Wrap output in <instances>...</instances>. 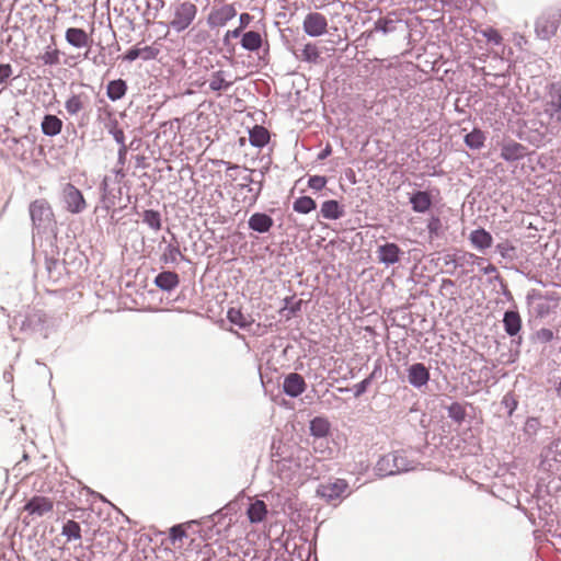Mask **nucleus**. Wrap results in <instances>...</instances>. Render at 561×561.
I'll return each mask as SVG.
<instances>
[{
	"label": "nucleus",
	"mask_w": 561,
	"mask_h": 561,
	"mask_svg": "<svg viewBox=\"0 0 561 561\" xmlns=\"http://www.w3.org/2000/svg\"><path fill=\"white\" fill-rule=\"evenodd\" d=\"M141 56L140 48L134 47L129 49L123 57L124 60L134 61Z\"/></svg>",
	"instance_id": "48"
},
{
	"label": "nucleus",
	"mask_w": 561,
	"mask_h": 561,
	"mask_svg": "<svg viewBox=\"0 0 561 561\" xmlns=\"http://www.w3.org/2000/svg\"><path fill=\"white\" fill-rule=\"evenodd\" d=\"M154 284L162 290L170 291L180 284L179 275L175 272L165 271L159 273L154 278Z\"/></svg>",
	"instance_id": "19"
},
{
	"label": "nucleus",
	"mask_w": 561,
	"mask_h": 561,
	"mask_svg": "<svg viewBox=\"0 0 561 561\" xmlns=\"http://www.w3.org/2000/svg\"><path fill=\"white\" fill-rule=\"evenodd\" d=\"M409 382L414 387H422L430 380V371L422 363L413 364L408 369Z\"/></svg>",
	"instance_id": "12"
},
{
	"label": "nucleus",
	"mask_w": 561,
	"mask_h": 561,
	"mask_svg": "<svg viewBox=\"0 0 561 561\" xmlns=\"http://www.w3.org/2000/svg\"><path fill=\"white\" fill-rule=\"evenodd\" d=\"M105 128L114 137L116 142L122 146L123 150H125V134L124 130L119 127L118 121H111L110 123H105Z\"/></svg>",
	"instance_id": "33"
},
{
	"label": "nucleus",
	"mask_w": 561,
	"mask_h": 561,
	"mask_svg": "<svg viewBox=\"0 0 561 561\" xmlns=\"http://www.w3.org/2000/svg\"><path fill=\"white\" fill-rule=\"evenodd\" d=\"M526 147L522 144L510 140L502 144L501 157L506 161H516L526 156Z\"/></svg>",
	"instance_id": "13"
},
{
	"label": "nucleus",
	"mask_w": 561,
	"mask_h": 561,
	"mask_svg": "<svg viewBox=\"0 0 561 561\" xmlns=\"http://www.w3.org/2000/svg\"><path fill=\"white\" fill-rule=\"evenodd\" d=\"M505 332L513 336L516 335L522 328V319L516 311H506L503 319Z\"/></svg>",
	"instance_id": "24"
},
{
	"label": "nucleus",
	"mask_w": 561,
	"mask_h": 561,
	"mask_svg": "<svg viewBox=\"0 0 561 561\" xmlns=\"http://www.w3.org/2000/svg\"><path fill=\"white\" fill-rule=\"evenodd\" d=\"M444 283H447V284H449V285H453V282H451L450 279H448V280H444Z\"/></svg>",
	"instance_id": "58"
},
{
	"label": "nucleus",
	"mask_w": 561,
	"mask_h": 561,
	"mask_svg": "<svg viewBox=\"0 0 561 561\" xmlns=\"http://www.w3.org/2000/svg\"><path fill=\"white\" fill-rule=\"evenodd\" d=\"M89 103V96L85 93H78L70 95L66 102L65 107L69 115L75 116L84 111Z\"/></svg>",
	"instance_id": "15"
},
{
	"label": "nucleus",
	"mask_w": 561,
	"mask_h": 561,
	"mask_svg": "<svg viewBox=\"0 0 561 561\" xmlns=\"http://www.w3.org/2000/svg\"><path fill=\"white\" fill-rule=\"evenodd\" d=\"M284 392L290 397H298L306 390L305 379L297 373L286 376L283 385Z\"/></svg>",
	"instance_id": "11"
},
{
	"label": "nucleus",
	"mask_w": 561,
	"mask_h": 561,
	"mask_svg": "<svg viewBox=\"0 0 561 561\" xmlns=\"http://www.w3.org/2000/svg\"><path fill=\"white\" fill-rule=\"evenodd\" d=\"M241 45L247 50H257L262 46V36L257 32L249 31L243 34Z\"/></svg>",
	"instance_id": "27"
},
{
	"label": "nucleus",
	"mask_w": 561,
	"mask_h": 561,
	"mask_svg": "<svg viewBox=\"0 0 561 561\" xmlns=\"http://www.w3.org/2000/svg\"><path fill=\"white\" fill-rule=\"evenodd\" d=\"M227 318L231 323L242 329L250 327L252 323L249 317L244 316L242 311L237 308H230L227 312Z\"/></svg>",
	"instance_id": "30"
},
{
	"label": "nucleus",
	"mask_w": 561,
	"mask_h": 561,
	"mask_svg": "<svg viewBox=\"0 0 561 561\" xmlns=\"http://www.w3.org/2000/svg\"><path fill=\"white\" fill-rule=\"evenodd\" d=\"M141 50V58L145 60H150L157 58L160 50L153 46H145L144 48H140Z\"/></svg>",
	"instance_id": "46"
},
{
	"label": "nucleus",
	"mask_w": 561,
	"mask_h": 561,
	"mask_svg": "<svg viewBox=\"0 0 561 561\" xmlns=\"http://www.w3.org/2000/svg\"><path fill=\"white\" fill-rule=\"evenodd\" d=\"M427 230L431 237H438L442 230V221L438 217H432L427 222Z\"/></svg>",
	"instance_id": "44"
},
{
	"label": "nucleus",
	"mask_w": 561,
	"mask_h": 561,
	"mask_svg": "<svg viewBox=\"0 0 561 561\" xmlns=\"http://www.w3.org/2000/svg\"><path fill=\"white\" fill-rule=\"evenodd\" d=\"M39 60L43 61L44 65L54 66L60 62V51L57 48H51L48 46L44 54L38 57Z\"/></svg>",
	"instance_id": "35"
},
{
	"label": "nucleus",
	"mask_w": 561,
	"mask_h": 561,
	"mask_svg": "<svg viewBox=\"0 0 561 561\" xmlns=\"http://www.w3.org/2000/svg\"><path fill=\"white\" fill-rule=\"evenodd\" d=\"M328 180L325 176L312 175L309 178L308 185L310 188L321 191L325 187Z\"/></svg>",
	"instance_id": "42"
},
{
	"label": "nucleus",
	"mask_w": 561,
	"mask_h": 561,
	"mask_svg": "<svg viewBox=\"0 0 561 561\" xmlns=\"http://www.w3.org/2000/svg\"><path fill=\"white\" fill-rule=\"evenodd\" d=\"M142 220L154 231H158L161 229V216H160V213L157 210H153V209L145 210Z\"/></svg>",
	"instance_id": "34"
},
{
	"label": "nucleus",
	"mask_w": 561,
	"mask_h": 561,
	"mask_svg": "<svg viewBox=\"0 0 561 561\" xmlns=\"http://www.w3.org/2000/svg\"><path fill=\"white\" fill-rule=\"evenodd\" d=\"M250 144L254 147L262 148L270 141V131L261 125H255L249 131Z\"/></svg>",
	"instance_id": "21"
},
{
	"label": "nucleus",
	"mask_w": 561,
	"mask_h": 561,
	"mask_svg": "<svg viewBox=\"0 0 561 561\" xmlns=\"http://www.w3.org/2000/svg\"><path fill=\"white\" fill-rule=\"evenodd\" d=\"M249 228L253 231L265 233L273 227L274 220L264 213H255L249 218Z\"/></svg>",
	"instance_id": "16"
},
{
	"label": "nucleus",
	"mask_w": 561,
	"mask_h": 561,
	"mask_svg": "<svg viewBox=\"0 0 561 561\" xmlns=\"http://www.w3.org/2000/svg\"><path fill=\"white\" fill-rule=\"evenodd\" d=\"M61 534L67 538L68 541L81 539V527L76 520L69 519L64 526Z\"/></svg>",
	"instance_id": "29"
},
{
	"label": "nucleus",
	"mask_w": 561,
	"mask_h": 561,
	"mask_svg": "<svg viewBox=\"0 0 561 561\" xmlns=\"http://www.w3.org/2000/svg\"><path fill=\"white\" fill-rule=\"evenodd\" d=\"M556 391H557V394L559 397H561V379H560V382L558 383L557 388H556Z\"/></svg>",
	"instance_id": "56"
},
{
	"label": "nucleus",
	"mask_w": 561,
	"mask_h": 561,
	"mask_svg": "<svg viewBox=\"0 0 561 561\" xmlns=\"http://www.w3.org/2000/svg\"><path fill=\"white\" fill-rule=\"evenodd\" d=\"M560 23V11L545 13L536 22V33L540 38L549 39L556 35Z\"/></svg>",
	"instance_id": "4"
},
{
	"label": "nucleus",
	"mask_w": 561,
	"mask_h": 561,
	"mask_svg": "<svg viewBox=\"0 0 561 561\" xmlns=\"http://www.w3.org/2000/svg\"><path fill=\"white\" fill-rule=\"evenodd\" d=\"M231 84L232 82L226 79V73L222 70L213 72L209 79V89L215 92L225 91Z\"/></svg>",
	"instance_id": "26"
},
{
	"label": "nucleus",
	"mask_w": 561,
	"mask_h": 561,
	"mask_svg": "<svg viewBox=\"0 0 561 561\" xmlns=\"http://www.w3.org/2000/svg\"><path fill=\"white\" fill-rule=\"evenodd\" d=\"M243 28H241L240 26L237 27L236 30H232V31H228L227 32V37L231 36L233 38H237L240 36L241 32H242Z\"/></svg>",
	"instance_id": "54"
},
{
	"label": "nucleus",
	"mask_w": 561,
	"mask_h": 561,
	"mask_svg": "<svg viewBox=\"0 0 561 561\" xmlns=\"http://www.w3.org/2000/svg\"><path fill=\"white\" fill-rule=\"evenodd\" d=\"M374 31H380L383 34L393 32L394 31V22L391 19L381 18L375 23Z\"/></svg>",
	"instance_id": "37"
},
{
	"label": "nucleus",
	"mask_w": 561,
	"mask_h": 561,
	"mask_svg": "<svg viewBox=\"0 0 561 561\" xmlns=\"http://www.w3.org/2000/svg\"><path fill=\"white\" fill-rule=\"evenodd\" d=\"M482 35L488 39V42L493 43L495 45L502 44L503 37L499 33L497 30L493 27H488L482 31Z\"/></svg>",
	"instance_id": "40"
},
{
	"label": "nucleus",
	"mask_w": 561,
	"mask_h": 561,
	"mask_svg": "<svg viewBox=\"0 0 561 561\" xmlns=\"http://www.w3.org/2000/svg\"><path fill=\"white\" fill-rule=\"evenodd\" d=\"M126 82L122 79L110 81L106 88V94L112 101L122 99L126 94Z\"/></svg>",
	"instance_id": "25"
},
{
	"label": "nucleus",
	"mask_w": 561,
	"mask_h": 561,
	"mask_svg": "<svg viewBox=\"0 0 561 561\" xmlns=\"http://www.w3.org/2000/svg\"><path fill=\"white\" fill-rule=\"evenodd\" d=\"M331 151H332L331 146H330V145H328V146H327V147H325V148H324V149L319 153V157H318V158H319L320 160H323V159H325L327 157H329V156L331 154Z\"/></svg>",
	"instance_id": "53"
},
{
	"label": "nucleus",
	"mask_w": 561,
	"mask_h": 561,
	"mask_svg": "<svg viewBox=\"0 0 561 561\" xmlns=\"http://www.w3.org/2000/svg\"><path fill=\"white\" fill-rule=\"evenodd\" d=\"M412 209L416 213H425L432 206V197L428 192L417 191L410 196Z\"/></svg>",
	"instance_id": "18"
},
{
	"label": "nucleus",
	"mask_w": 561,
	"mask_h": 561,
	"mask_svg": "<svg viewBox=\"0 0 561 561\" xmlns=\"http://www.w3.org/2000/svg\"><path fill=\"white\" fill-rule=\"evenodd\" d=\"M262 186H263L262 182H259L257 183V188H256V191L253 193V195L251 197V204H254L257 201V198H259V196L261 194V191H262Z\"/></svg>",
	"instance_id": "52"
},
{
	"label": "nucleus",
	"mask_w": 561,
	"mask_h": 561,
	"mask_svg": "<svg viewBox=\"0 0 561 561\" xmlns=\"http://www.w3.org/2000/svg\"><path fill=\"white\" fill-rule=\"evenodd\" d=\"M197 13V8L192 2L180 3L174 11V18L170 25L178 32L187 28L194 21Z\"/></svg>",
	"instance_id": "3"
},
{
	"label": "nucleus",
	"mask_w": 561,
	"mask_h": 561,
	"mask_svg": "<svg viewBox=\"0 0 561 561\" xmlns=\"http://www.w3.org/2000/svg\"><path fill=\"white\" fill-rule=\"evenodd\" d=\"M448 414L451 419L460 422L465 419L466 412L460 403L455 402L448 408Z\"/></svg>",
	"instance_id": "41"
},
{
	"label": "nucleus",
	"mask_w": 561,
	"mask_h": 561,
	"mask_svg": "<svg viewBox=\"0 0 561 561\" xmlns=\"http://www.w3.org/2000/svg\"><path fill=\"white\" fill-rule=\"evenodd\" d=\"M60 199L64 205V208L72 215L81 214L88 207V203L82 192L79 188H77L72 183H66L62 186Z\"/></svg>",
	"instance_id": "2"
},
{
	"label": "nucleus",
	"mask_w": 561,
	"mask_h": 561,
	"mask_svg": "<svg viewBox=\"0 0 561 561\" xmlns=\"http://www.w3.org/2000/svg\"><path fill=\"white\" fill-rule=\"evenodd\" d=\"M320 211L323 218L330 220H336L341 218L344 214L343 208L341 207L339 202L334 199L323 202Z\"/></svg>",
	"instance_id": "23"
},
{
	"label": "nucleus",
	"mask_w": 561,
	"mask_h": 561,
	"mask_svg": "<svg viewBox=\"0 0 561 561\" xmlns=\"http://www.w3.org/2000/svg\"><path fill=\"white\" fill-rule=\"evenodd\" d=\"M247 515L251 523H261L265 519L267 515V506L264 503V501L256 500L255 502L250 504L247 511Z\"/></svg>",
	"instance_id": "22"
},
{
	"label": "nucleus",
	"mask_w": 561,
	"mask_h": 561,
	"mask_svg": "<svg viewBox=\"0 0 561 561\" xmlns=\"http://www.w3.org/2000/svg\"><path fill=\"white\" fill-rule=\"evenodd\" d=\"M545 112L550 118L561 121V82H552L548 87V101L545 104Z\"/></svg>",
	"instance_id": "6"
},
{
	"label": "nucleus",
	"mask_w": 561,
	"mask_h": 561,
	"mask_svg": "<svg viewBox=\"0 0 561 561\" xmlns=\"http://www.w3.org/2000/svg\"><path fill=\"white\" fill-rule=\"evenodd\" d=\"M367 382H368V380L366 379L356 386V392H355L356 397H358L365 392Z\"/></svg>",
	"instance_id": "51"
},
{
	"label": "nucleus",
	"mask_w": 561,
	"mask_h": 561,
	"mask_svg": "<svg viewBox=\"0 0 561 561\" xmlns=\"http://www.w3.org/2000/svg\"><path fill=\"white\" fill-rule=\"evenodd\" d=\"M316 494L325 503L335 505L350 494V485L345 479H330L318 485Z\"/></svg>",
	"instance_id": "1"
},
{
	"label": "nucleus",
	"mask_w": 561,
	"mask_h": 561,
	"mask_svg": "<svg viewBox=\"0 0 561 561\" xmlns=\"http://www.w3.org/2000/svg\"><path fill=\"white\" fill-rule=\"evenodd\" d=\"M320 58V51L316 44L308 43L301 51V59L308 62H317Z\"/></svg>",
	"instance_id": "36"
},
{
	"label": "nucleus",
	"mask_w": 561,
	"mask_h": 561,
	"mask_svg": "<svg viewBox=\"0 0 561 561\" xmlns=\"http://www.w3.org/2000/svg\"><path fill=\"white\" fill-rule=\"evenodd\" d=\"M227 164V176L230 178L231 181L238 180V174L241 172V168L237 164H232L230 162H226Z\"/></svg>",
	"instance_id": "47"
},
{
	"label": "nucleus",
	"mask_w": 561,
	"mask_h": 561,
	"mask_svg": "<svg viewBox=\"0 0 561 561\" xmlns=\"http://www.w3.org/2000/svg\"><path fill=\"white\" fill-rule=\"evenodd\" d=\"M316 207L317 203L310 196H300L293 204V209L298 214H309L314 210Z\"/></svg>",
	"instance_id": "28"
},
{
	"label": "nucleus",
	"mask_w": 561,
	"mask_h": 561,
	"mask_svg": "<svg viewBox=\"0 0 561 561\" xmlns=\"http://www.w3.org/2000/svg\"><path fill=\"white\" fill-rule=\"evenodd\" d=\"M30 214L33 224L37 227H42L50 222L53 217L50 205L45 199L34 201L30 206Z\"/></svg>",
	"instance_id": "7"
},
{
	"label": "nucleus",
	"mask_w": 561,
	"mask_h": 561,
	"mask_svg": "<svg viewBox=\"0 0 561 561\" xmlns=\"http://www.w3.org/2000/svg\"><path fill=\"white\" fill-rule=\"evenodd\" d=\"M236 14L237 10L233 4H224L210 12L208 23L213 26H224L228 21L233 19Z\"/></svg>",
	"instance_id": "9"
},
{
	"label": "nucleus",
	"mask_w": 561,
	"mask_h": 561,
	"mask_svg": "<svg viewBox=\"0 0 561 561\" xmlns=\"http://www.w3.org/2000/svg\"><path fill=\"white\" fill-rule=\"evenodd\" d=\"M179 256H181V251H180L179 247L169 244L165 248L162 257L165 263H175L178 261Z\"/></svg>",
	"instance_id": "38"
},
{
	"label": "nucleus",
	"mask_w": 561,
	"mask_h": 561,
	"mask_svg": "<svg viewBox=\"0 0 561 561\" xmlns=\"http://www.w3.org/2000/svg\"><path fill=\"white\" fill-rule=\"evenodd\" d=\"M485 136L482 130L474 128L465 137L466 145L471 149H480L484 145Z\"/></svg>",
	"instance_id": "32"
},
{
	"label": "nucleus",
	"mask_w": 561,
	"mask_h": 561,
	"mask_svg": "<svg viewBox=\"0 0 561 561\" xmlns=\"http://www.w3.org/2000/svg\"><path fill=\"white\" fill-rule=\"evenodd\" d=\"M186 530L183 525H175L170 529V540L172 543L176 541H181L184 537H186Z\"/></svg>",
	"instance_id": "43"
},
{
	"label": "nucleus",
	"mask_w": 561,
	"mask_h": 561,
	"mask_svg": "<svg viewBox=\"0 0 561 561\" xmlns=\"http://www.w3.org/2000/svg\"><path fill=\"white\" fill-rule=\"evenodd\" d=\"M252 21V16L249 13H241L240 14V27L244 28L247 27Z\"/></svg>",
	"instance_id": "49"
},
{
	"label": "nucleus",
	"mask_w": 561,
	"mask_h": 561,
	"mask_svg": "<svg viewBox=\"0 0 561 561\" xmlns=\"http://www.w3.org/2000/svg\"><path fill=\"white\" fill-rule=\"evenodd\" d=\"M54 510V501L50 497L35 495L24 505V511L30 515L42 517Z\"/></svg>",
	"instance_id": "8"
},
{
	"label": "nucleus",
	"mask_w": 561,
	"mask_h": 561,
	"mask_svg": "<svg viewBox=\"0 0 561 561\" xmlns=\"http://www.w3.org/2000/svg\"><path fill=\"white\" fill-rule=\"evenodd\" d=\"M310 431L313 436L324 437L330 431V423L323 417H316L310 422Z\"/></svg>",
	"instance_id": "31"
},
{
	"label": "nucleus",
	"mask_w": 561,
	"mask_h": 561,
	"mask_svg": "<svg viewBox=\"0 0 561 561\" xmlns=\"http://www.w3.org/2000/svg\"><path fill=\"white\" fill-rule=\"evenodd\" d=\"M302 28L309 36H322L328 32V19L322 13L310 12L304 19Z\"/></svg>",
	"instance_id": "5"
},
{
	"label": "nucleus",
	"mask_w": 561,
	"mask_h": 561,
	"mask_svg": "<svg viewBox=\"0 0 561 561\" xmlns=\"http://www.w3.org/2000/svg\"><path fill=\"white\" fill-rule=\"evenodd\" d=\"M471 257H474L476 260H482L481 257L476 256L474 254H470Z\"/></svg>",
	"instance_id": "57"
},
{
	"label": "nucleus",
	"mask_w": 561,
	"mask_h": 561,
	"mask_svg": "<svg viewBox=\"0 0 561 561\" xmlns=\"http://www.w3.org/2000/svg\"><path fill=\"white\" fill-rule=\"evenodd\" d=\"M243 183L241 184V187H247L249 192H253V188L250 187V183H253V179L250 175L242 176Z\"/></svg>",
	"instance_id": "50"
},
{
	"label": "nucleus",
	"mask_w": 561,
	"mask_h": 561,
	"mask_svg": "<svg viewBox=\"0 0 561 561\" xmlns=\"http://www.w3.org/2000/svg\"><path fill=\"white\" fill-rule=\"evenodd\" d=\"M469 240L471 244L478 250L488 249L492 245L493 242L492 236L482 228L473 230L469 236Z\"/></svg>",
	"instance_id": "20"
},
{
	"label": "nucleus",
	"mask_w": 561,
	"mask_h": 561,
	"mask_svg": "<svg viewBox=\"0 0 561 561\" xmlns=\"http://www.w3.org/2000/svg\"><path fill=\"white\" fill-rule=\"evenodd\" d=\"M98 121L103 124L105 127V123H110L111 121H117L113 111L108 105L100 107L98 110Z\"/></svg>",
	"instance_id": "39"
},
{
	"label": "nucleus",
	"mask_w": 561,
	"mask_h": 561,
	"mask_svg": "<svg viewBox=\"0 0 561 561\" xmlns=\"http://www.w3.org/2000/svg\"><path fill=\"white\" fill-rule=\"evenodd\" d=\"M378 260L387 265L399 262L401 250L396 243H386L378 248Z\"/></svg>",
	"instance_id": "14"
},
{
	"label": "nucleus",
	"mask_w": 561,
	"mask_h": 561,
	"mask_svg": "<svg viewBox=\"0 0 561 561\" xmlns=\"http://www.w3.org/2000/svg\"><path fill=\"white\" fill-rule=\"evenodd\" d=\"M62 121L53 114H47L44 116L41 128L44 135L54 137L61 133L62 129Z\"/></svg>",
	"instance_id": "17"
},
{
	"label": "nucleus",
	"mask_w": 561,
	"mask_h": 561,
	"mask_svg": "<svg viewBox=\"0 0 561 561\" xmlns=\"http://www.w3.org/2000/svg\"><path fill=\"white\" fill-rule=\"evenodd\" d=\"M65 38L69 45L78 49L90 47L92 43L91 36L83 28L79 27L67 28Z\"/></svg>",
	"instance_id": "10"
},
{
	"label": "nucleus",
	"mask_w": 561,
	"mask_h": 561,
	"mask_svg": "<svg viewBox=\"0 0 561 561\" xmlns=\"http://www.w3.org/2000/svg\"><path fill=\"white\" fill-rule=\"evenodd\" d=\"M495 266L493 264H488V266L483 267L482 271L484 274H491L493 272H495Z\"/></svg>",
	"instance_id": "55"
},
{
	"label": "nucleus",
	"mask_w": 561,
	"mask_h": 561,
	"mask_svg": "<svg viewBox=\"0 0 561 561\" xmlns=\"http://www.w3.org/2000/svg\"><path fill=\"white\" fill-rule=\"evenodd\" d=\"M12 73L13 70L10 64H0V84H5Z\"/></svg>",
	"instance_id": "45"
}]
</instances>
